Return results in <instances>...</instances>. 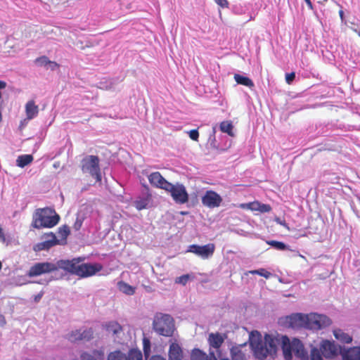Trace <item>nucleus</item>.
Here are the masks:
<instances>
[{
    "instance_id": "obj_1",
    "label": "nucleus",
    "mask_w": 360,
    "mask_h": 360,
    "mask_svg": "<svg viewBox=\"0 0 360 360\" xmlns=\"http://www.w3.org/2000/svg\"><path fill=\"white\" fill-rule=\"evenodd\" d=\"M289 326L292 328H304L310 330H319L331 323L330 319L325 315L311 314H292L288 317Z\"/></svg>"
},
{
    "instance_id": "obj_2",
    "label": "nucleus",
    "mask_w": 360,
    "mask_h": 360,
    "mask_svg": "<svg viewBox=\"0 0 360 360\" xmlns=\"http://www.w3.org/2000/svg\"><path fill=\"white\" fill-rule=\"evenodd\" d=\"M84 258H74L71 260H59L60 269L75 274L82 278L89 277L95 275L102 270L101 264L81 263Z\"/></svg>"
},
{
    "instance_id": "obj_3",
    "label": "nucleus",
    "mask_w": 360,
    "mask_h": 360,
    "mask_svg": "<svg viewBox=\"0 0 360 360\" xmlns=\"http://www.w3.org/2000/svg\"><path fill=\"white\" fill-rule=\"evenodd\" d=\"M60 220V216L50 207L37 209L32 216V226L37 229L52 228Z\"/></svg>"
},
{
    "instance_id": "obj_4",
    "label": "nucleus",
    "mask_w": 360,
    "mask_h": 360,
    "mask_svg": "<svg viewBox=\"0 0 360 360\" xmlns=\"http://www.w3.org/2000/svg\"><path fill=\"white\" fill-rule=\"evenodd\" d=\"M281 348L285 360H291L292 359V354L301 360L309 359L308 353L304 349V345L297 338H293L290 341L286 335L282 336Z\"/></svg>"
},
{
    "instance_id": "obj_5",
    "label": "nucleus",
    "mask_w": 360,
    "mask_h": 360,
    "mask_svg": "<svg viewBox=\"0 0 360 360\" xmlns=\"http://www.w3.org/2000/svg\"><path fill=\"white\" fill-rule=\"evenodd\" d=\"M251 345L255 356L259 359H264L269 355H274L276 352V345L274 339L269 335H266L264 341L251 340Z\"/></svg>"
},
{
    "instance_id": "obj_6",
    "label": "nucleus",
    "mask_w": 360,
    "mask_h": 360,
    "mask_svg": "<svg viewBox=\"0 0 360 360\" xmlns=\"http://www.w3.org/2000/svg\"><path fill=\"white\" fill-rule=\"evenodd\" d=\"M153 328L160 335L172 337L175 330L174 319L169 314H157L153 320Z\"/></svg>"
},
{
    "instance_id": "obj_7",
    "label": "nucleus",
    "mask_w": 360,
    "mask_h": 360,
    "mask_svg": "<svg viewBox=\"0 0 360 360\" xmlns=\"http://www.w3.org/2000/svg\"><path fill=\"white\" fill-rule=\"evenodd\" d=\"M81 169L84 173H89L96 181H101L99 158L96 155H88L82 159Z\"/></svg>"
},
{
    "instance_id": "obj_8",
    "label": "nucleus",
    "mask_w": 360,
    "mask_h": 360,
    "mask_svg": "<svg viewBox=\"0 0 360 360\" xmlns=\"http://www.w3.org/2000/svg\"><path fill=\"white\" fill-rule=\"evenodd\" d=\"M165 191L169 193L172 200L177 204L183 205L188 202L189 195L182 184H173L169 182Z\"/></svg>"
},
{
    "instance_id": "obj_9",
    "label": "nucleus",
    "mask_w": 360,
    "mask_h": 360,
    "mask_svg": "<svg viewBox=\"0 0 360 360\" xmlns=\"http://www.w3.org/2000/svg\"><path fill=\"white\" fill-rule=\"evenodd\" d=\"M60 267L59 261L57 264L51 262H38L32 266L28 272L27 276L29 277L39 276L44 274H48L57 271Z\"/></svg>"
},
{
    "instance_id": "obj_10",
    "label": "nucleus",
    "mask_w": 360,
    "mask_h": 360,
    "mask_svg": "<svg viewBox=\"0 0 360 360\" xmlns=\"http://www.w3.org/2000/svg\"><path fill=\"white\" fill-rule=\"evenodd\" d=\"M320 350L323 356L326 359H334L340 354L342 347L333 341L324 340L320 345Z\"/></svg>"
},
{
    "instance_id": "obj_11",
    "label": "nucleus",
    "mask_w": 360,
    "mask_h": 360,
    "mask_svg": "<svg viewBox=\"0 0 360 360\" xmlns=\"http://www.w3.org/2000/svg\"><path fill=\"white\" fill-rule=\"evenodd\" d=\"M215 250L214 243H208L205 245H191L188 251L200 257L203 259L212 257Z\"/></svg>"
},
{
    "instance_id": "obj_12",
    "label": "nucleus",
    "mask_w": 360,
    "mask_h": 360,
    "mask_svg": "<svg viewBox=\"0 0 360 360\" xmlns=\"http://www.w3.org/2000/svg\"><path fill=\"white\" fill-rule=\"evenodd\" d=\"M202 203L209 208L218 207L222 202V198L217 192L210 190L207 191L202 197Z\"/></svg>"
},
{
    "instance_id": "obj_13",
    "label": "nucleus",
    "mask_w": 360,
    "mask_h": 360,
    "mask_svg": "<svg viewBox=\"0 0 360 360\" xmlns=\"http://www.w3.org/2000/svg\"><path fill=\"white\" fill-rule=\"evenodd\" d=\"M150 184L155 188L165 191L169 182L159 172H152L148 177Z\"/></svg>"
},
{
    "instance_id": "obj_14",
    "label": "nucleus",
    "mask_w": 360,
    "mask_h": 360,
    "mask_svg": "<svg viewBox=\"0 0 360 360\" xmlns=\"http://www.w3.org/2000/svg\"><path fill=\"white\" fill-rule=\"evenodd\" d=\"M46 240L45 241L39 243L34 246V251L39 252L44 250H49L59 243L58 240H57L55 234L53 233L46 234Z\"/></svg>"
},
{
    "instance_id": "obj_15",
    "label": "nucleus",
    "mask_w": 360,
    "mask_h": 360,
    "mask_svg": "<svg viewBox=\"0 0 360 360\" xmlns=\"http://www.w3.org/2000/svg\"><path fill=\"white\" fill-rule=\"evenodd\" d=\"M342 360H360V347H353L340 352Z\"/></svg>"
},
{
    "instance_id": "obj_16",
    "label": "nucleus",
    "mask_w": 360,
    "mask_h": 360,
    "mask_svg": "<svg viewBox=\"0 0 360 360\" xmlns=\"http://www.w3.org/2000/svg\"><path fill=\"white\" fill-rule=\"evenodd\" d=\"M226 338L225 334L221 335L219 333H212L209 335L208 342L210 347L214 349H219Z\"/></svg>"
},
{
    "instance_id": "obj_17",
    "label": "nucleus",
    "mask_w": 360,
    "mask_h": 360,
    "mask_svg": "<svg viewBox=\"0 0 360 360\" xmlns=\"http://www.w3.org/2000/svg\"><path fill=\"white\" fill-rule=\"evenodd\" d=\"M25 114L27 120H32L36 117L39 114V106L36 105L34 100H30L27 102L25 106Z\"/></svg>"
},
{
    "instance_id": "obj_18",
    "label": "nucleus",
    "mask_w": 360,
    "mask_h": 360,
    "mask_svg": "<svg viewBox=\"0 0 360 360\" xmlns=\"http://www.w3.org/2000/svg\"><path fill=\"white\" fill-rule=\"evenodd\" d=\"M183 352L179 344L173 342L169 346V360H181Z\"/></svg>"
},
{
    "instance_id": "obj_19",
    "label": "nucleus",
    "mask_w": 360,
    "mask_h": 360,
    "mask_svg": "<svg viewBox=\"0 0 360 360\" xmlns=\"http://www.w3.org/2000/svg\"><path fill=\"white\" fill-rule=\"evenodd\" d=\"M151 194L147 193L145 196L137 198L134 202V205L138 210L146 209L151 201Z\"/></svg>"
},
{
    "instance_id": "obj_20",
    "label": "nucleus",
    "mask_w": 360,
    "mask_h": 360,
    "mask_svg": "<svg viewBox=\"0 0 360 360\" xmlns=\"http://www.w3.org/2000/svg\"><path fill=\"white\" fill-rule=\"evenodd\" d=\"M333 335L336 340L341 342L342 343L349 344L352 341V338L349 334L345 333L340 328L333 330Z\"/></svg>"
},
{
    "instance_id": "obj_21",
    "label": "nucleus",
    "mask_w": 360,
    "mask_h": 360,
    "mask_svg": "<svg viewBox=\"0 0 360 360\" xmlns=\"http://www.w3.org/2000/svg\"><path fill=\"white\" fill-rule=\"evenodd\" d=\"M202 357V360H217L213 352L210 353V356H207L205 353L202 352L199 349H194L192 351L191 359L197 360L198 358Z\"/></svg>"
},
{
    "instance_id": "obj_22",
    "label": "nucleus",
    "mask_w": 360,
    "mask_h": 360,
    "mask_svg": "<svg viewBox=\"0 0 360 360\" xmlns=\"http://www.w3.org/2000/svg\"><path fill=\"white\" fill-rule=\"evenodd\" d=\"M233 77H234L235 81L238 84H241V85L248 86L250 89L255 86V84H254V82H252V80L248 77H245V76H243L239 74H235Z\"/></svg>"
},
{
    "instance_id": "obj_23",
    "label": "nucleus",
    "mask_w": 360,
    "mask_h": 360,
    "mask_svg": "<svg viewBox=\"0 0 360 360\" xmlns=\"http://www.w3.org/2000/svg\"><path fill=\"white\" fill-rule=\"evenodd\" d=\"M231 356L232 360H245V354L238 346H234L231 349Z\"/></svg>"
},
{
    "instance_id": "obj_24",
    "label": "nucleus",
    "mask_w": 360,
    "mask_h": 360,
    "mask_svg": "<svg viewBox=\"0 0 360 360\" xmlns=\"http://www.w3.org/2000/svg\"><path fill=\"white\" fill-rule=\"evenodd\" d=\"M105 329L108 333L113 335L122 331V326L116 321H111L105 324Z\"/></svg>"
},
{
    "instance_id": "obj_25",
    "label": "nucleus",
    "mask_w": 360,
    "mask_h": 360,
    "mask_svg": "<svg viewBox=\"0 0 360 360\" xmlns=\"http://www.w3.org/2000/svg\"><path fill=\"white\" fill-rule=\"evenodd\" d=\"M33 160V157L32 155H20L16 162L17 165L20 167H24L27 165L30 164Z\"/></svg>"
},
{
    "instance_id": "obj_26",
    "label": "nucleus",
    "mask_w": 360,
    "mask_h": 360,
    "mask_svg": "<svg viewBox=\"0 0 360 360\" xmlns=\"http://www.w3.org/2000/svg\"><path fill=\"white\" fill-rule=\"evenodd\" d=\"M118 287L120 290L126 295H132L135 293V288L124 281L119 282Z\"/></svg>"
},
{
    "instance_id": "obj_27",
    "label": "nucleus",
    "mask_w": 360,
    "mask_h": 360,
    "mask_svg": "<svg viewBox=\"0 0 360 360\" xmlns=\"http://www.w3.org/2000/svg\"><path fill=\"white\" fill-rule=\"evenodd\" d=\"M220 130L228 134L231 136H233L234 134L233 132V126L231 121H223L220 123L219 125Z\"/></svg>"
},
{
    "instance_id": "obj_28",
    "label": "nucleus",
    "mask_w": 360,
    "mask_h": 360,
    "mask_svg": "<svg viewBox=\"0 0 360 360\" xmlns=\"http://www.w3.org/2000/svg\"><path fill=\"white\" fill-rule=\"evenodd\" d=\"M127 360H143V355L140 350L131 349L129 351Z\"/></svg>"
},
{
    "instance_id": "obj_29",
    "label": "nucleus",
    "mask_w": 360,
    "mask_h": 360,
    "mask_svg": "<svg viewBox=\"0 0 360 360\" xmlns=\"http://www.w3.org/2000/svg\"><path fill=\"white\" fill-rule=\"evenodd\" d=\"M108 360H127V356L121 351L117 350L110 353Z\"/></svg>"
},
{
    "instance_id": "obj_30",
    "label": "nucleus",
    "mask_w": 360,
    "mask_h": 360,
    "mask_svg": "<svg viewBox=\"0 0 360 360\" xmlns=\"http://www.w3.org/2000/svg\"><path fill=\"white\" fill-rule=\"evenodd\" d=\"M58 233L59 236L63 240L66 241L68 236L70 233V228L68 225H63V226L59 227Z\"/></svg>"
},
{
    "instance_id": "obj_31",
    "label": "nucleus",
    "mask_w": 360,
    "mask_h": 360,
    "mask_svg": "<svg viewBox=\"0 0 360 360\" xmlns=\"http://www.w3.org/2000/svg\"><path fill=\"white\" fill-rule=\"evenodd\" d=\"M267 244L278 250H285L288 249V246L284 243L281 241L269 240L267 241Z\"/></svg>"
},
{
    "instance_id": "obj_32",
    "label": "nucleus",
    "mask_w": 360,
    "mask_h": 360,
    "mask_svg": "<svg viewBox=\"0 0 360 360\" xmlns=\"http://www.w3.org/2000/svg\"><path fill=\"white\" fill-rule=\"evenodd\" d=\"M81 340L89 341L93 338L94 331L92 328H88L84 330L82 332L80 331Z\"/></svg>"
},
{
    "instance_id": "obj_33",
    "label": "nucleus",
    "mask_w": 360,
    "mask_h": 360,
    "mask_svg": "<svg viewBox=\"0 0 360 360\" xmlns=\"http://www.w3.org/2000/svg\"><path fill=\"white\" fill-rule=\"evenodd\" d=\"M322 356H323V354H321L320 349H319L316 347H313L311 349V353H310L311 360H323Z\"/></svg>"
},
{
    "instance_id": "obj_34",
    "label": "nucleus",
    "mask_w": 360,
    "mask_h": 360,
    "mask_svg": "<svg viewBox=\"0 0 360 360\" xmlns=\"http://www.w3.org/2000/svg\"><path fill=\"white\" fill-rule=\"evenodd\" d=\"M68 339L71 342L79 341L81 340L80 330H72L68 335Z\"/></svg>"
},
{
    "instance_id": "obj_35",
    "label": "nucleus",
    "mask_w": 360,
    "mask_h": 360,
    "mask_svg": "<svg viewBox=\"0 0 360 360\" xmlns=\"http://www.w3.org/2000/svg\"><path fill=\"white\" fill-rule=\"evenodd\" d=\"M249 273L251 274H257L266 278H269L271 275V274L269 271L263 268L257 270L250 271Z\"/></svg>"
},
{
    "instance_id": "obj_36",
    "label": "nucleus",
    "mask_w": 360,
    "mask_h": 360,
    "mask_svg": "<svg viewBox=\"0 0 360 360\" xmlns=\"http://www.w3.org/2000/svg\"><path fill=\"white\" fill-rule=\"evenodd\" d=\"M35 63L41 66H47L49 63V60L46 56H44L37 58L35 60Z\"/></svg>"
},
{
    "instance_id": "obj_37",
    "label": "nucleus",
    "mask_w": 360,
    "mask_h": 360,
    "mask_svg": "<svg viewBox=\"0 0 360 360\" xmlns=\"http://www.w3.org/2000/svg\"><path fill=\"white\" fill-rule=\"evenodd\" d=\"M259 212L262 213L269 212L271 210V207L268 204H262L260 202Z\"/></svg>"
},
{
    "instance_id": "obj_38",
    "label": "nucleus",
    "mask_w": 360,
    "mask_h": 360,
    "mask_svg": "<svg viewBox=\"0 0 360 360\" xmlns=\"http://www.w3.org/2000/svg\"><path fill=\"white\" fill-rule=\"evenodd\" d=\"M189 279V276L188 275H183L181 276H179L178 278H176V283H181L182 285H186L188 282Z\"/></svg>"
},
{
    "instance_id": "obj_39",
    "label": "nucleus",
    "mask_w": 360,
    "mask_h": 360,
    "mask_svg": "<svg viewBox=\"0 0 360 360\" xmlns=\"http://www.w3.org/2000/svg\"><path fill=\"white\" fill-rule=\"evenodd\" d=\"M295 78V73L292 72L285 75V82L287 84H290Z\"/></svg>"
},
{
    "instance_id": "obj_40",
    "label": "nucleus",
    "mask_w": 360,
    "mask_h": 360,
    "mask_svg": "<svg viewBox=\"0 0 360 360\" xmlns=\"http://www.w3.org/2000/svg\"><path fill=\"white\" fill-rule=\"evenodd\" d=\"M189 137L193 141H198L199 138V133L198 129H192L189 131Z\"/></svg>"
},
{
    "instance_id": "obj_41",
    "label": "nucleus",
    "mask_w": 360,
    "mask_h": 360,
    "mask_svg": "<svg viewBox=\"0 0 360 360\" xmlns=\"http://www.w3.org/2000/svg\"><path fill=\"white\" fill-rule=\"evenodd\" d=\"M221 8H229V3L227 0H214Z\"/></svg>"
},
{
    "instance_id": "obj_42",
    "label": "nucleus",
    "mask_w": 360,
    "mask_h": 360,
    "mask_svg": "<svg viewBox=\"0 0 360 360\" xmlns=\"http://www.w3.org/2000/svg\"><path fill=\"white\" fill-rule=\"evenodd\" d=\"M260 202L258 201H254L250 202V210L252 211H258L259 209Z\"/></svg>"
},
{
    "instance_id": "obj_43",
    "label": "nucleus",
    "mask_w": 360,
    "mask_h": 360,
    "mask_svg": "<svg viewBox=\"0 0 360 360\" xmlns=\"http://www.w3.org/2000/svg\"><path fill=\"white\" fill-rule=\"evenodd\" d=\"M82 225V221L80 219L77 218L76 221L73 225V228L75 230L79 231L81 229Z\"/></svg>"
},
{
    "instance_id": "obj_44",
    "label": "nucleus",
    "mask_w": 360,
    "mask_h": 360,
    "mask_svg": "<svg viewBox=\"0 0 360 360\" xmlns=\"http://www.w3.org/2000/svg\"><path fill=\"white\" fill-rule=\"evenodd\" d=\"M150 345L149 340H148L146 338H144L143 339V349H144V352L147 353L148 351L150 350Z\"/></svg>"
},
{
    "instance_id": "obj_45",
    "label": "nucleus",
    "mask_w": 360,
    "mask_h": 360,
    "mask_svg": "<svg viewBox=\"0 0 360 360\" xmlns=\"http://www.w3.org/2000/svg\"><path fill=\"white\" fill-rule=\"evenodd\" d=\"M80 359L81 360H94L93 356L90 354L86 352H83L80 355Z\"/></svg>"
},
{
    "instance_id": "obj_46",
    "label": "nucleus",
    "mask_w": 360,
    "mask_h": 360,
    "mask_svg": "<svg viewBox=\"0 0 360 360\" xmlns=\"http://www.w3.org/2000/svg\"><path fill=\"white\" fill-rule=\"evenodd\" d=\"M48 65H49L48 68H50L51 70H54L56 68H58L59 66L57 63H56L54 61H51V60H49Z\"/></svg>"
},
{
    "instance_id": "obj_47",
    "label": "nucleus",
    "mask_w": 360,
    "mask_h": 360,
    "mask_svg": "<svg viewBox=\"0 0 360 360\" xmlns=\"http://www.w3.org/2000/svg\"><path fill=\"white\" fill-rule=\"evenodd\" d=\"M276 221L280 225L283 226V227H285V229H289V227L288 226V224H286L285 221V220H281V219L279 218H276Z\"/></svg>"
},
{
    "instance_id": "obj_48",
    "label": "nucleus",
    "mask_w": 360,
    "mask_h": 360,
    "mask_svg": "<svg viewBox=\"0 0 360 360\" xmlns=\"http://www.w3.org/2000/svg\"><path fill=\"white\" fill-rule=\"evenodd\" d=\"M44 295V292L43 291H41L39 293H38L37 295H34V301L35 302H39L40 301V300L41 299L42 296Z\"/></svg>"
},
{
    "instance_id": "obj_49",
    "label": "nucleus",
    "mask_w": 360,
    "mask_h": 360,
    "mask_svg": "<svg viewBox=\"0 0 360 360\" xmlns=\"http://www.w3.org/2000/svg\"><path fill=\"white\" fill-rule=\"evenodd\" d=\"M30 120H27V117L25 119H24L23 120H22L20 123V129L24 128L27 125L28 121H30Z\"/></svg>"
},
{
    "instance_id": "obj_50",
    "label": "nucleus",
    "mask_w": 360,
    "mask_h": 360,
    "mask_svg": "<svg viewBox=\"0 0 360 360\" xmlns=\"http://www.w3.org/2000/svg\"><path fill=\"white\" fill-rule=\"evenodd\" d=\"M239 207L242 209L250 210V202L248 203H242L239 205Z\"/></svg>"
},
{
    "instance_id": "obj_51",
    "label": "nucleus",
    "mask_w": 360,
    "mask_h": 360,
    "mask_svg": "<svg viewBox=\"0 0 360 360\" xmlns=\"http://www.w3.org/2000/svg\"><path fill=\"white\" fill-rule=\"evenodd\" d=\"M150 360H165V358L162 357L161 356H159V355H155V356H153Z\"/></svg>"
},
{
    "instance_id": "obj_52",
    "label": "nucleus",
    "mask_w": 360,
    "mask_h": 360,
    "mask_svg": "<svg viewBox=\"0 0 360 360\" xmlns=\"http://www.w3.org/2000/svg\"><path fill=\"white\" fill-rule=\"evenodd\" d=\"M304 1L306 2L307 6L309 7V8L310 9H312L313 8V5H312V3L311 1V0H304Z\"/></svg>"
},
{
    "instance_id": "obj_53",
    "label": "nucleus",
    "mask_w": 360,
    "mask_h": 360,
    "mask_svg": "<svg viewBox=\"0 0 360 360\" xmlns=\"http://www.w3.org/2000/svg\"><path fill=\"white\" fill-rule=\"evenodd\" d=\"M6 86V84L5 82L4 81H0V89H4Z\"/></svg>"
},
{
    "instance_id": "obj_54",
    "label": "nucleus",
    "mask_w": 360,
    "mask_h": 360,
    "mask_svg": "<svg viewBox=\"0 0 360 360\" xmlns=\"http://www.w3.org/2000/svg\"><path fill=\"white\" fill-rule=\"evenodd\" d=\"M339 15H340L341 20H342L344 18V12L342 10L339 11Z\"/></svg>"
},
{
    "instance_id": "obj_55",
    "label": "nucleus",
    "mask_w": 360,
    "mask_h": 360,
    "mask_svg": "<svg viewBox=\"0 0 360 360\" xmlns=\"http://www.w3.org/2000/svg\"><path fill=\"white\" fill-rule=\"evenodd\" d=\"M0 238L4 239V234L3 230L1 227H0Z\"/></svg>"
},
{
    "instance_id": "obj_56",
    "label": "nucleus",
    "mask_w": 360,
    "mask_h": 360,
    "mask_svg": "<svg viewBox=\"0 0 360 360\" xmlns=\"http://www.w3.org/2000/svg\"><path fill=\"white\" fill-rule=\"evenodd\" d=\"M352 30L356 32L360 37V30L357 29H352Z\"/></svg>"
},
{
    "instance_id": "obj_57",
    "label": "nucleus",
    "mask_w": 360,
    "mask_h": 360,
    "mask_svg": "<svg viewBox=\"0 0 360 360\" xmlns=\"http://www.w3.org/2000/svg\"><path fill=\"white\" fill-rule=\"evenodd\" d=\"M91 46H92V45L91 44L89 45H86V47H91Z\"/></svg>"
},
{
    "instance_id": "obj_58",
    "label": "nucleus",
    "mask_w": 360,
    "mask_h": 360,
    "mask_svg": "<svg viewBox=\"0 0 360 360\" xmlns=\"http://www.w3.org/2000/svg\"><path fill=\"white\" fill-rule=\"evenodd\" d=\"M2 268V264H1V262H0V270Z\"/></svg>"
},
{
    "instance_id": "obj_59",
    "label": "nucleus",
    "mask_w": 360,
    "mask_h": 360,
    "mask_svg": "<svg viewBox=\"0 0 360 360\" xmlns=\"http://www.w3.org/2000/svg\"><path fill=\"white\" fill-rule=\"evenodd\" d=\"M197 360H202V357H200V358L199 357L197 359Z\"/></svg>"
},
{
    "instance_id": "obj_60",
    "label": "nucleus",
    "mask_w": 360,
    "mask_h": 360,
    "mask_svg": "<svg viewBox=\"0 0 360 360\" xmlns=\"http://www.w3.org/2000/svg\"><path fill=\"white\" fill-rule=\"evenodd\" d=\"M186 214V212H181V214Z\"/></svg>"
},
{
    "instance_id": "obj_61",
    "label": "nucleus",
    "mask_w": 360,
    "mask_h": 360,
    "mask_svg": "<svg viewBox=\"0 0 360 360\" xmlns=\"http://www.w3.org/2000/svg\"><path fill=\"white\" fill-rule=\"evenodd\" d=\"M220 360H229V359H221Z\"/></svg>"
},
{
    "instance_id": "obj_62",
    "label": "nucleus",
    "mask_w": 360,
    "mask_h": 360,
    "mask_svg": "<svg viewBox=\"0 0 360 360\" xmlns=\"http://www.w3.org/2000/svg\"><path fill=\"white\" fill-rule=\"evenodd\" d=\"M0 318L4 319V317L3 316H0Z\"/></svg>"
},
{
    "instance_id": "obj_63",
    "label": "nucleus",
    "mask_w": 360,
    "mask_h": 360,
    "mask_svg": "<svg viewBox=\"0 0 360 360\" xmlns=\"http://www.w3.org/2000/svg\"><path fill=\"white\" fill-rule=\"evenodd\" d=\"M1 98V93L0 92V99Z\"/></svg>"
}]
</instances>
